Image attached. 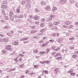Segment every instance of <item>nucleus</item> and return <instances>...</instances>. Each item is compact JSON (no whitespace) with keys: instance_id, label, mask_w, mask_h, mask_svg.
<instances>
[{"instance_id":"obj_1","label":"nucleus","mask_w":78,"mask_h":78,"mask_svg":"<svg viewBox=\"0 0 78 78\" xmlns=\"http://www.w3.org/2000/svg\"><path fill=\"white\" fill-rule=\"evenodd\" d=\"M16 38H14L12 42V44L14 45H19V42L16 41Z\"/></svg>"},{"instance_id":"obj_2","label":"nucleus","mask_w":78,"mask_h":78,"mask_svg":"<svg viewBox=\"0 0 78 78\" xmlns=\"http://www.w3.org/2000/svg\"><path fill=\"white\" fill-rule=\"evenodd\" d=\"M2 53H4V54H6V53H9L8 50L7 48H5L2 51Z\"/></svg>"},{"instance_id":"obj_3","label":"nucleus","mask_w":78,"mask_h":78,"mask_svg":"<svg viewBox=\"0 0 78 78\" xmlns=\"http://www.w3.org/2000/svg\"><path fill=\"white\" fill-rule=\"evenodd\" d=\"M10 28H11L10 27L8 26H6L4 28V29L5 30V31H8V30H10Z\"/></svg>"},{"instance_id":"obj_4","label":"nucleus","mask_w":78,"mask_h":78,"mask_svg":"<svg viewBox=\"0 0 78 78\" xmlns=\"http://www.w3.org/2000/svg\"><path fill=\"white\" fill-rule=\"evenodd\" d=\"M66 2H67V0H61L59 1L60 4H64V3H65Z\"/></svg>"},{"instance_id":"obj_5","label":"nucleus","mask_w":78,"mask_h":78,"mask_svg":"<svg viewBox=\"0 0 78 78\" xmlns=\"http://www.w3.org/2000/svg\"><path fill=\"white\" fill-rule=\"evenodd\" d=\"M68 72L70 73L71 76H74L75 75V73H74L72 70H69Z\"/></svg>"},{"instance_id":"obj_6","label":"nucleus","mask_w":78,"mask_h":78,"mask_svg":"<svg viewBox=\"0 0 78 78\" xmlns=\"http://www.w3.org/2000/svg\"><path fill=\"white\" fill-rule=\"evenodd\" d=\"M72 23V22L70 21H66L65 23V25H70V23Z\"/></svg>"},{"instance_id":"obj_7","label":"nucleus","mask_w":78,"mask_h":78,"mask_svg":"<svg viewBox=\"0 0 78 78\" xmlns=\"http://www.w3.org/2000/svg\"><path fill=\"white\" fill-rule=\"evenodd\" d=\"M53 24H52V23L50 22L49 23V27H51V28H53Z\"/></svg>"},{"instance_id":"obj_8","label":"nucleus","mask_w":78,"mask_h":78,"mask_svg":"<svg viewBox=\"0 0 78 78\" xmlns=\"http://www.w3.org/2000/svg\"><path fill=\"white\" fill-rule=\"evenodd\" d=\"M29 39V38L28 37H25L20 39V41H25L26 40H28V39Z\"/></svg>"},{"instance_id":"obj_9","label":"nucleus","mask_w":78,"mask_h":78,"mask_svg":"<svg viewBox=\"0 0 78 78\" xmlns=\"http://www.w3.org/2000/svg\"><path fill=\"white\" fill-rule=\"evenodd\" d=\"M7 7H8L7 5H2L1 6L2 8L3 9H6Z\"/></svg>"},{"instance_id":"obj_10","label":"nucleus","mask_w":78,"mask_h":78,"mask_svg":"<svg viewBox=\"0 0 78 78\" xmlns=\"http://www.w3.org/2000/svg\"><path fill=\"white\" fill-rule=\"evenodd\" d=\"M39 19V16H35L34 18L35 20H38Z\"/></svg>"},{"instance_id":"obj_11","label":"nucleus","mask_w":78,"mask_h":78,"mask_svg":"<svg viewBox=\"0 0 78 78\" xmlns=\"http://www.w3.org/2000/svg\"><path fill=\"white\" fill-rule=\"evenodd\" d=\"M50 9V7L49 6H47L45 8V9L47 11H49Z\"/></svg>"},{"instance_id":"obj_12","label":"nucleus","mask_w":78,"mask_h":78,"mask_svg":"<svg viewBox=\"0 0 78 78\" xmlns=\"http://www.w3.org/2000/svg\"><path fill=\"white\" fill-rule=\"evenodd\" d=\"M75 0H70V2L71 3H72V4H73V3H75Z\"/></svg>"},{"instance_id":"obj_13","label":"nucleus","mask_w":78,"mask_h":78,"mask_svg":"<svg viewBox=\"0 0 78 78\" xmlns=\"http://www.w3.org/2000/svg\"><path fill=\"white\" fill-rule=\"evenodd\" d=\"M30 6H31V5L30 4H28L26 5V6L27 8L29 9V8H30Z\"/></svg>"},{"instance_id":"obj_14","label":"nucleus","mask_w":78,"mask_h":78,"mask_svg":"<svg viewBox=\"0 0 78 78\" xmlns=\"http://www.w3.org/2000/svg\"><path fill=\"white\" fill-rule=\"evenodd\" d=\"M14 17L15 19L16 18H20V16L17 14L14 16Z\"/></svg>"},{"instance_id":"obj_15","label":"nucleus","mask_w":78,"mask_h":78,"mask_svg":"<svg viewBox=\"0 0 78 78\" xmlns=\"http://www.w3.org/2000/svg\"><path fill=\"white\" fill-rule=\"evenodd\" d=\"M62 59V57H58L57 58V60H61Z\"/></svg>"},{"instance_id":"obj_16","label":"nucleus","mask_w":78,"mask_h":78,"mask_svg":"<svg viewBox=\"0 0 78 78\" xmlns=\"http://www.w3.org/2000/svg\"><path fill=\"white\" fill-rule=\"evenodd\" d=\"M3 41L5 42H6L8 41V40L7 38H4L3 39Z\"/></svg>"},{"instance_id":"obj_17","label":"nucleus","mask_w":78,"mask_h":78,"mask_svg":"<svg viewBox=\"0 0 78 78\" xmlns=\"http://www.w3.org/2000/svg\"><path fill=\"white\" fill-rule=\"evenodd\" d=\"M13 15H14V13L11 11L10 12L9 16H13Z\"/></svg>"},{"instance_id":"obj_18","label":"nucleus","mask_w":78,"mask_h":78,"mask_svg":"<svg viewBox=\"0 0 78 78\" xmlns=\"http://www.w3.org/2000/svg\"><path fill=\"white\" fill-rule=\"evenodd\" d=\"M34 11L35 12H38L40 11L37 8H36L34 9Z\"/></svg>"},{"instance_id":"obj_19","label":"nucleus","mask_w":78,"mask_h":78,"mask_svg":"<svg viewBox=\"0 0 78 78\" xmlns=\"http://www.w3.org/2000/svg\"><path fill=\"white\" fill-rule=\"evenodd\" d=\"M46 52H45V51H41V52H40V54H41V55H44V54H45V53H46Z\"/></svg>"},{"instance_id":"obj_20","label":"nucleus","mask_w":78,"mask_h":78,"mask_svg":"<svg viewBox=\"0 0 78 78\" xmlns=\"http://www.w3.org/2000/svg\"><path fill=\"white\" fill-rule=\"evenodd\" d=\"M41 5H46V3L44 2V1H43L41 2Z\"/></svg>"},{"instance_id":"obj_21","label":"nucleus","mask_w":78,"mask_h":78,"mask_svg":"<svg viewBox=\"0 0 78 78\" xmlns=\"http://www.w3.org/2000/svg\"><path fill=\"white\" fill-rule=\"evenodd\" d=\"M16 12L18 14L20 13V9L19 8H17L16 9Z\"/></svg>"},{"instance_id":"obj_22","label":"nucleus","mask_w":78,"mask_h":78,"mask_svg":"<svg viewBox=\"0 0 78 78\" xmlns=\"http://www.w3.org/2000/svg\"><path fill=\"white\" fill-rule=\"evenodd\" d=\"M2 4L4 5H6L7 4V2L6 1H4L2 2Z\"/></svg>"},{"instance_id":"obj_23","label":"nucleus","mask_w":78,"mask_h":78,"mask_svg":"<svg viewBox=\"0 0 78 78\" xmlns=\"http://www.w3.org/2000/svg\"><path fill=\"white\" fill-rule=\"evenodd\" d=\"M60 55H61V54H60L59 53H58L55 56V57L56 58V57H57L58 56H60Z\"/></svg>"},{"instance_id":"obj_24","label":"nucleus","mask_w":78,"mask_h":78,"mask_svg":"<svg viewBox=\"0 0 78 78\" xmlns=\"http://www.w3.org/2000/svg\"><path fill=\"white\" fill-rule=\"evenodd\" d=\"M21 20L19 19H17L16 20V22H20Z\"/></svg>"},{"instance_id":"obj_25","label":"nucleus","mask_w":78,"mask_h":78,"mask_svg":"<svg viewBox=\"0 0 78 78\" xmlns=\"http://www.w3.org/2000/svg\"><path fill=\"white\" fill-rule=\"evenodd\" d=\"M45 31V29H43L41 30L40 32L41 33H43V32H44Z\"/></svg>"},{"instance_id":"obj_26","label":"nucleus","mask_w":78,"mask_h":78,"mask_svg":"<svg viewBox=\"0 0 78 78\" xmlns=\"http://www.w3.org/2000/svg\"><path fill=\"white\" fill-rule=\"evenodd\" d=\"M72 57L73 58H76V57H78V56L76 55H73Z\"/></svg>"},{"instance_id":"obj_27","label":"nucleus","mask_w":78,"mask_h":78,"mask_svg":"<svg viewBox=\"0 0 78 78\" xmlns=\"http://www.w3.org/2000/svg\"><path fill=\"white\" fill-rule=\"evenodd\" d=\"M62 51H63V53H66L67 52V49H65V50L63 49Z\"/></svg>"},{"instance_id":"obj_28","label":"nucleus","mask_w":78,"mask_h":78,"mask_svg":"<svg viewBox=\"0 0 78 78\" xmlns=\"http://www.w3.org/2000/svg\"><path fill=\"white\" fill-rule=\"evenodd\" d=\"M27 20V21H28L29 22H30V23H32V20L31 19H28Z\"/></svg>"},{"instance_id":"obj_29","label":"nucleus","mask_w":78,"mask_h":78,"mask_svg":"<svg viewBox=\"0 0 78 78\" xmlns=\"http://www.w3.org/2000/svg\"><path fill=\"white\" fill-rule=\"evenodd\" d=\"M66 16H67L69 18V17H70V16H71V13H69V14H67Z\"/></svg>"},{"instance_id":"obj_30","label":"nucleus","mask_w":78,"mask_h":78,"mask_svg":"<svg viewBox=\"0 0 78 78\" xmlns=\"http://www.w3.org/2000/svg\"><path fill=\"white\" fill-rule=\"evenodd\" d=\"M46 22H50V19L49 18H46Z\"/></svg>"},{"instance_id":"obj_31","label":"nucleus","mask_w":78,"mask_h":78,"mask_svg":"<svg viewBox=\"0 0 78 78\" xmlns=\"http://www.w3.org/2000/svg\"><path fill=\"white\" fill-rule=\"evenodd\" d=\"M8 51H9H9H12V48H7Z\"/></svg>"},{"instance_id":"obj_32","label":"nucleus","mask_w":78,"mask_h":78,"mask_svg":"<svg viewBox=\"0 0 78 78\" xmlns=\"http://www.w3.org/2000/svg\"><path fill=\"white\" fill-rule=\"evenodd\" d=\"M34 53H38V51L37 50H35L34 51Z\"/></svg>"},{"instance_id":"obj_33","label":"nucleus","mask_w":78,"mask_h":78,"mask_svg":"<svg viewBox=\"0 0 78 78\" xmlns=\"http://www.w3.org/2000/svg\"><path fill=\"white\" fill-rule=\"evenodd\" d=\"M44 63H46V64H49L50 61H44Z\"/></svg>"},{"instance_id":"obj_34","label":"nucleus","mask_w":78,"mask_h":78,"mask_svg":"<svg viewBox=\"0 0 78 78\" xmlns=\"http://www.w3.org/2000/svg\"><path fill=\"white\" fill-rule=\"evenodd\" d=\"M42 46L43 47H46V46H47V44L46 43L43 44L42 45Z\"/></svg>"},{"instance_id":"obj_35","label":"nucleus","mask_w":78,"mask_h":78,"mask_svg":"<svg viewBox=\"0 0 78 78\" xmlns=\"http://www.w3.org/2000/svg\"><path fill=\"white\" fill-rule=\"evenodd\" d=\"M56 10V8L55 7H54L53 8V9H52L53 11H55Z\"/></svg>"},{"instance_id":"obj_36","label":"nucleus","mask_w":78,"mask_h":78,"mask_svg":"<svg viewBox=\"0 0 78 78\" xmlns=\"http://www.w3.org/2000/svg\"><path fill=\"white\" fill-rule=\"evenodd\" d=\"M58 26H55V27H54V29H55V30H58Z\"/></svg>"},{"instance_id":"obj_37","label":"nucleus","mask_w":78,"mask_h":78,"mask_svg":"<svg viewBox=\"0 0 78 78\" xmlns=\"http://www.w3.org/2000/svg\"><path fill=\"white\" fill-rule=\"evenodd\" d=\"M52 25H57L56 24V22H54Z\"/></svg>"},{"instance_id":"obj_38","label":"nucleus","mask_w":78,"mask_h":78,"mask_svg":"<svg viewBox=\"0 0 78 78\" xmlns=\"http://www.w3.org/2000/svg\"><path fill=\"white\" fill-rule=\"evenodd\" d=\"M7 34V35L9 36H12V35H11V34H10V33H8Z\"/></svg>"},{"instance_id":"obj_39","label":"nucleus","mask_w":78,"mask_h":78,"mask_svg":"<svg viewBox=\"0 0 78 78\" xmlns=\"http://www.w3.org/2000/svg\"><path fill=\"white\" fill-rule=\"evenodd\" d=\"M5 20H8V19H9V18H8V16H6L5 17Z\"/></svg>"},{"instance_id":"obj_40","label":"nucleus","mask_w":78,"mask_h":78,"mask_svg":"<svg viewBox=\"0 0 78 78\" xmlns=\"http://www.w3.org/2000/svg\"><path fill=\"white\" fill-rule=\"evenodd\" d=\"M10 34L11 35H12L13 33H14V31H13V30H11L10 31Z\"/></svg>"},{"instance_id":"obj_41","label":"nucleus","mask_w":78,"mask_h":78,"mask_svg":"<svg viewBox=\"0 0 78 78\" xmlns=\"http://www.w3.org/2000/svg\"><path fill=\"white\" fill-rule=\"evenodd\" d=\"M40 26L41 27H44V24L43 23H41L40 24Z\"/></svg>"},{"instance_id":"obj_42","label":"nucleus","mask_w":78,"mask_h":78,"mask_svg":"<svg viewBox=\"0 0 78 78\" xmlns=\"http://www.w3.org/2000/svg\"><path fill=\"white\" fill-rule=\"evenodd\" d=\"M14 16H12L10 17V19L12 20H14Z\"/></svg>"},{"instance_id":"obj_43","label":"nucleus","mask_w":78,"mask_h":78,"mask_svg":"<svg viewBox=\"0 0 78 78\" xmlns=\"http://www.w3.org/2000/svg\"><path fill=\"white\" fill-rule=\"evenodd\" d=\"M14 54H15V53H12L9 55V56H13V55H14Z\"/></svg>"},{"instance_id":"obj_44","label":"nucleus","mask_w":78,"mask_h":78,"mask_svg":"<svg viewBox=\"0 0 78 78\" xmlns=\"http://www.w3.org/2000/svg\"><path fill=\"white\" fill-rule=\"evenodd\" d=\"M26 3V2H25L24 1H23L22 2V5H24V4H25Z\"/></svg>"},{"instance_id":"obj_45","label":"nucleus","mask_w":78,"mask_h":78,"mask_svg":"<svg viewBox=\"0 0 78 78\" xmlns=\"http://www.w3.org/2000/svg\"><path fill=\"white\" fill-rule=\"evenodd\" d=\"M2 12L4 15H5V12L4 10H2Z\"/></svg>"},{"instance_id":"obj_46","label":"nucleus","mask_w":78,"mask_h":78,"mask_svg":"<svg viewBox=\"0 0 78 78\" xmlns=\"http://www.w3.org/2000/svg\"><path fill=\"white\" fill-rule=\"evenodd\" d=\"M35 32V30H32L30 31V33H32V34L34 33Z\"/></svg>"},{"instance_id":"obj_47","label":"nucleus","mask_w":78,"mask_h":78,"mask_svg":"<svg viewBox=\"0 0 78 78\" xmlns=\"http://www.w3.org/2000/svg\"><path fill=\"white\" fill-rule=\"evenodd\" d=\"M73 27V26H72V25H70L69 27V29L72 28Z\"/></svg>"},{"instance_id":"obj_48","label":"nucleus","mask_w":78,"mask_h":78,"mask_svg":"<svg viewBox=\"0 0 78 78\" xmlns=\"http://www.w3.org/2000/svg\"><path fill=\"white\" fill-rule=\"evenodd\" d=\"M34 38H35V39H38V37L37 36H34L33 37Z\"/></svg>"},{"instance_id":"obj_49","label":"nucleus","mask_w":78,"mask_h":78,"mask_svg":"<svg viewBox=\"0 0 78 78\" xmlns=\"http://www.w3.org/2000/svg\"><path fill=\"white\" fill-rule=\"evenodd\" d=\"M70 48L71 50H73V48H74V47H73V46L70 47Z\"/></svg>"},{"instance_id":"obj_50","label":"nucleus","mask_w":78,"mask_h":78,"mask_svg":"<svg viewBox=\"0 0 78 78\" xmlns=\"http://www.w3.org/2000/svg\"><path fill=\"white\" fill-rule=\"evenodd\" d=\"M20 18H23V15H21L20 16Z\"/></svg>"},{"instance_id":"obj_51","label":"nucleus","mask_w":78,"mask_h":78,"mask_svg":"<svg viewBox=\"0 0 78 78\" xmlns=\"http://www.w3.org/2000/svg\"><path fill=\"white\" fill-rule=\"evenodd\" d=\"M49 41L50 42H52L53 43V42H54V40H50Z\"/></svg>"},{"instance_id":"obj_52","label":"nucleus","mask_w":78,"mask_h":78,"mask_svg":"<svg viewBox=\"0 0 78 78\" xmlns=\"http://www.w3.org/2000/svg\"><path fill=\"white\" fill-rule=\"evenodd\" d=\"M26 2L27 3H30V2H31V1H30V0H26Z\"/></svg>"},{"instance_id":"obj_53","label":"nucleus","mask_w":78,"mask_h":78,"mask_svg":"<svg viewBox=\"0 0 78 78\" xmlns=\"http://www.w3.org/2000/svg\"><path fill=\"white\" fill-rule=\"evenodd\" d=\"M58 42H59V43H61L62 42V41L61 39H59Z\"/></svg>"},{"instance_id":"obj_54","label":"nucleus","mask_w":78,"mask_h":78,"mask_svg":"<svg viewBox=\"0 0 78 78\" xmlns=\"http://www.w3.org/2000/svg\"><path fill=\"white\" fill-rule=\"evenodd\" d=\"M28 17L29 18H30V19H31V18H33V16H31V15L29 16Z\"/></svg>"},{"instance_id":"obj_55","label":"nucleus","mask_w":78,"mask_h":78,"mask_svg":"<svg viewBox=\"0 0 78 78\" xmlns=\"http://www.w3.org/2000/svg\"><path fill=\"white\" fill-rule=\"evenodd\" d=\"M50 17H51V19H52V18H54V15H51L50 16Z\"/></svg>"},{"instance_id":"obj_56","label":"nucleus","mask_w":78,"mask_h":78,"mask_svg":"<svg viewBox=\"0 0 78 78\" xmlns=\"http://www.w3.org/2000/svg\"><path fill=\"white\" fill-rule=\"evenodd\" d=\"M44 72L45 73H46V74H47V73H48V71H44Z\"/></svg>"},{"instance_id":"obj_57","label":"nucleus","mask_w":78,"mask_h":78,"mask_svg":"<svg viewBox=\"0 0 78 78\" xmlns=\"http://www.w3.org/2000/svg\"><path fill=\"white\" fill-rule=\"evenodd\" d=\"M0 44H1V43H2V42H3V39H0Z\"/></svg>"},{"instance_id":"obj_58","label":"nucleus","mask_w":78,"mask_h":78,"mask_svg":"<svg viewBox=\"0 0 78 78\" xmlns=\"http://www.w3.org/2000/svg\"><path fill=\"white\" fill-rule=\"evenodd\" d=\"M75 39V38H74V37H73V38H69V40H73Z\"/></svg>"},{"instance_id":"obj_59","label":"nucleus","mask_w":78,"mask_h":78,"mask_svg":"<svg viewBox=\"0 0 78 78\" xmlns=\"http://www.w3.org/2000/svg\"><path fill=\"white\" fill-rule=\"evenodd\" d=\"M55 48H56L55 46H53L52 48V50H55Z\"/></svg>"},{"instance_id":"obj_60","label":"nucleus","mask_w":78,"mask_h":78,"mask_svg":"<svg viewBox=\"0 0 78 78\" xmlns=\"http://www.w3.org/2000/svg\"><path fill=\"white\" fill-rule=\"evenodd\" d=\"M41 22H45V19H42L41 20Z\"/></svg>"},{"instance_id":"obj_61","label":"nucleus","mask_w":78,"mask_h":78,"mask_svg":"<svg viewBox=\"0 0 78 78\" xmlns=\"http://www.w3.org/2000/svg\"><path fill=\"white\" fill-rule=\"evenodd\" d=\"M56 23L57 25H58V24H59V23H60V22H56Z\"/></svg>"},{"instance_id":"obj_62","label":"nucleus","mask_w":78,"mask_h":78,"mask_svg":"<svg viewBox=\"0 0 78 78\" xmlns=\"http://www.w3.org/2000/svg\"><path fill=\"white\" fill-rule=\"evenodd\" d=\"M28 70H27L26 71H25V73L26 74H27V73H28Z\"/></svg>"},{"instance_id":"obj_63","label":"nucleus","mask_w":78,"mask_h":78,"mask_svg":"<svg viewBox=\"0 0 78 78\" xmlns=\"http://www.w3.org/2000/svg\"><path fill=\"white\" fill-rule=\"evenodd\" d=\"M12 46L11 45H7V47H11Z\"/></svg>"},{"instance_id":"obj_64","label":"nucleus","mask_w":78,"mask_h":78,"mask_svg":"<svg viewBox=\"0 0 78 78\" xmlns=\"http://www.w3.org/2000/svg\"><path fill=\"white\" fill-rule=\"evenodd\" d=\"M75 6L77 7V8H78V3H77L76 4Z\"/></svg>"}]
</instances>
